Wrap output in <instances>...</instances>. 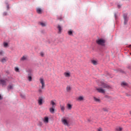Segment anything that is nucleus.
Segmentation results:
<instances>
[{"label":"nucleus","mask_w":131,"mask_h":131,"mask_svg":"<svg viewBox=\"0 0 131 131\" xmlns=\"http://www.w3.org/2000/svg\"><path fill=\"white\" fill-rule=\"evenodd\" d=\"M61 122L64 125L68 126L69 125V119L66 117L62 118Z\"/></svg>","instance_id":"1"},{"label":"nucleus","mask_w":131,"mask_h":131,"mask_svg":"<svg viewBox=\"0 0 131 131\" xmlns=\"http://www.w3.org/2000/svg\"><path fill=\"white\" fill-rule=\"evenodd\" d=\"M105 42H106V41L104 39H98L96 40L97 45H99V46H102V47L105 46Z\"/></svg>","instance_id":"2"},{"label":"nucleus","mask_w":131,"mask_h":131,"mask_svg":"<svg viewBox=\"0 0 131 131\" xmlns=\"http://www.w3.org/2000/svg\"><path fill=\"white\" fill-rule=\"evenodd\" d=\"M6 80L4 79H0V85L6 86L7 85V81Z\"/></svg>","instance_id":"3"},{"label":"nucleus","mask_w":131,"mask_h":131,"mask_svg":"<svg viewBox=\"0 0 131 131\" xmlns=\"http://www.w3.org/2000/svg\"><path fill=\"white\" fill-rule=\"evenodd\" d=\"M40 83L41 84V89L43 90V89H45V86H46V84L45 83V80H43V78H40L39 79Z\"/></svg>","instance_id":"4"},{"label":"nucleus","mask_w":131,"mask_h":131,"mask_svg":"<svg viewBox=\"0 0 131 131\" xmlns=\"http://www.w3.org/2000/svg\"><path fill=\"white\" fill-rule=\"evenodd\" d=\"M77 101L78 102H82L83 101H84V96H80L77 97Z\"/></svg>","instance_id":"5"},{"label":"nucleus","mask_w":131,"mask_h":131,"mask_svg":"<svg viewBox=\"0 0 131 131\" xmlns=\"http://www.w3.org/2000/svg\"><path fill=\"white\" fill-rule=\"evenodd\" d=\"M123 17L124 18V24H126V23H127V14H124Z\"/></svg>","instance_id":"6"},{"label":"nucleus","mask_w":131,"mask_h":131,"mask_svg":"<svg viewBox=\"0 0 131 131\" xmlns=\"http://www.w3.org/2000/svg\"><path fill=\"white\" fill-rule=\"evenodd\" d=\"M97 91L98 93H101V94H105V90L102 88H96Z\"/></svg>","instance_id":"7"},{"label":"nucleus","mask_w":131,"mask_h":131,"mask_svg":"<svg viewBox=\"0 0 131 131\" xmlns=\"http://www.w3.org/2000/svg\"><path fill=\"white\" fill-rule=\"evenodd\" d=\"M8 61V57H5L1 59L0 61L2 62V63H6Z\"/></svg>","instance_id":"8"},{"label":"nucleus","mask_w":131,"mask_h":131,"mask_svg":"<svg viewBox=\"0 0 131 131\" xmlns=\"http://www.w3.org/2000/svg\"><path fill=\"white\" fill-rule=\"evenodd\" d=\"M63 75L65 76V77H67L68 78H69V77L71 76V74L70 73V72H64L63 73Z\"/></svg>","instance_id":"9"},{"label":"nucleus","mask_w":131,"mask_h":131,"mask_svg":"<svg viewBox=\"0 0 131 131\" xmlns=\"http://www.w3.org/2000/svg\"><path fill=\"white\" fill-rule=\"evenodd\" d=\"M28 80L29 81H32V74L30 73L28 75V77H27Z\"/></svg>","instance_id":"10"},{"label":"nucleus","mask_w":131,"mask_h":131,"mask_svg":"<svg viewBox=\"0 0 131 131\" xmlns=\"http://www.w3.org/2000/svg\"><path fill=\"white\" fill-rule=\"evenodd\" d=\"M42 100H43L42 97H41L39 98L38 100V103L39 106H41V105H42Z\"/></svg>","instance_id":"11"},{"label":"nucleus","mask_w":131,"mask_h":131,"mask_svg":"<svg viewBox=\"0 0 131 131\" xmlns=\"http://www.w3.org/2000/svg\"><path fill=\"white\" fill-rule=\"evenodd\" d=\"M55 102H56V100H51L50 101V105H51L52 107H55V106H57V104Z\"/></svg>","instance_id":"12"},{"label":"nucleus","mask_w":131,"mask_h":131,"mask_svg":"<svg viewBox=\"0 0 131 131\" xmlns=\"http://www.w3.org/2000/svg\"><path fill=\"white\" fill-rule=\"evenodd\" d=\"M101 86H102V88H103L104 89H109V88L110 87L109 85H107L104 83H101Z\"/></svg>","instance_id":"13"},{"label":"nucleus","mask_w":131,"mask_h":131,"mask_svg":"<svg viewBox=\"0 0 131 131\" xmlns=\"http://www.w3.org/2000/svg\"><path fill=\"white\" fill-rule=\"evenodd\" d=\"M49 111L50 113L54 114L55 113V107L52 106L49 108Z\"/></svg>","instance_id":"14"},{"label":"nucleus","mask_w":131,"mask_h":131,"mask_svg":"<svg viewBox=\"0 0 131 131\" xmlns=\"http://www.w3.org/2000/svg\"><path fill=\"white\" fill-rule=\"evenodd\" d=\"M60 110L62 111V112H64L65 111V105H60Z\"/></svg>","instance_id":"15"},{"label":"nucleus","mask_w":131,"mask_h":131,"mask_svg":"<svg viewBox=\"0 0 131 131\" xmlns=\"http://www.w3.org/2000/svg\"><path fill=\"white\" fill-rule=\"evenodd\" d=\"M66 90H67V92H68V93H70V92H71V90H72L71 86L70 85H68L67 86Z\"/></svg>","instance_id":"16"},{"label":"nucleus","mask_w":131,"mask_h":131,"mask_svg":"<svg viewBox=\"0 0 131 131\" xmlns=\"http://www.w3.org/2000/svg\"><path fill=\"white\" fill-rule=\"evenodd\" d=\"M43 122L45 123H49V118L48 117H45L44 118Z\"/></svg>","instance_id":"17"},{"label":"nucleus","mask_w":131,"mask_h":131,"mask_svg":"<svg viewBox=\"0 0 131 131\" xmlns=\"http://www.w3.org/2000/svg\"><path fill=\"white\" fill-rule=\"evenodd\" d=\"M67 108L68 109V110H71V109H72V105L68 103L67 105Z\"/></svg>","instance_id":"18"},{"label":"nucleus","mask_w":131,"mask_h":131,"mask_svg":"<svg viewBox=\"0 0 131 131\" xmlns=\"http://www.w3.org/2000/svg\"><path fill=\"white\" fill-rule=\"evenodd\" d=\"M36 11H37V13H38V14H41V13H42L41 8H37L36 9Z\"/></svg>","instance_id":"19"},{"label":"nucleus","mask_w":131,"mask_h":131,"mask_svg":"<svg viewBox=\"0 0 131 131\" xmlns=\"http://www.w3.org/2000/svg\"><path fill=\"white\" fill-rule=\"evenodd\" d=\"M3 46L4 48H8L9 47V43L7 42H4Z\"/></svg>","instance_id":"20"},{"label":"nucleus","mask_w":131,"mask_h":131,"mask_svg":"<svg viewBox=\"0 0 131 131\" xmlns=\"http://www.w3.org/2000/svg\"><path fill=\"white\" fill-rule=\"evenodd\" d=\"M122 127H117L116 128V131H122Z\"/></svg>","instance_id":"21"},{"label":"nucleus","mask_w":131,"mask_h":131,"mask_svg":"<svg viewBox=\"0 0 131 131\" xmlns=\"http://www.w3.org/2000/svg\"><path fill=\"white\" fill-rule=\"evenodd\" d=\"M57 28H58V29L59 30V33H61V31H62V28L61 27V26L58 25L57 26Z\"/></svg>","instance_id":"22"},{"label":"nucleus","mask_w":131,"mask_h":131,"mask_svg":"<svg viewBox=\"0 0 131 131\" xmlns=\"http://www.w3.org/2000/svg\"><path fill=\"white\" fill-rule=\"evenodd\" d=\"M7 89L8 90V91H10V90H13V85H8Z\"/></svg>","instance_id":"23"},{"label":"nucleus","mask_w":131,"mask_h":131,"mask_svg":"<svg viewBox=\"0 0 131 131\" xmlns=\"http://www.w3.org/2000/svg\"><path fill=\"white\" fill-rule=\"evenodd\" d=\"M5 55V51L3 50H0V56H3Z\"/></svg>","instance_id":"24"},{"label":"nucleus","mask_w":131,"mask_h":131,"mask_svg":"<svg viewBox=\"0 0 131 131\" xmlns=\"http://www.w3.org/2000/svg\"><path fill=\"white\" fill-rule=\"evenodd\" d=\"M92 64H93V65H97V64H98V62H97V61L95 60H92Z\"/></svg>","instance_id":"25"},{"label":"nucleus","mask_w":131,"mask_h":131,"mask_svg":"<svg viewBox=\"0 0 131 131\" xmlns=\"http://www.w3.org/2000/svg\"><path fill=\"white\" fill-rule=\"evenodd\" d=\"M121 85L122 86H125L127 85V83H126V82H122L121 83Z\"/></svg>","instance_id":"26"},{"label":"nucleus","mask_w":131,"mask_h":131,"mask_svg":"<svg viewBox=\"0 0 131 131\" xmlns=\"http://www.w3.org/2000/svg\"><path fill=\"white\" fill-rule=\"evenodd\" d=\"M40 25L42 27H45V26H46V23H40Z\"/></svg>","instance_id":"27"},{"label":"nucleus","mask_w":131,"mask_h":131,"mask_svg":"<svg viewBox=\"0 0 131 131\" xmlns=\"http://www.w3.org/2000/svg\"><path fill=\"white\" fill-rule=\"evenodd\" d=\"M25 60H26V57L23 56L21 58V61H25Z\"/></svg>","instance_id":"28"},{"label":"nucleus","mask_w":131,"mask_h":131,"mask_svg":"<svg viewBox=\"0 0 131 131\" xmlns=\"http://www.w3.org/2000/svg\"><path fill=\"white\" fill-rule=\"evenodd\" d=\"M73 31L71 30H70L68 31V34L69 35H72Z\"/></svg>","instance_id":"29"},{"label":"nucleus","mask_w":131,"mask_h":131,"mask_svg":"<svg viewBox=\"0 0 131 131\" xmlns=\"http://www.w3.org/2000/svg\"><path fill=\"white\" fill-rule=\"evenodd\" d=\"M94 101H95L96 102H99L100 101L99 99L97 98L96 97H94Z\"/></svg>","instance_id":"30"},{"label":"nucleus","mask_w":131,"mask_h":131,"mask_svg":"<svg viewBox=\"0 0 131 131\" xmlns=\"http://www.w3.org/2000/svg\"><path fill=\"white\" fill-rule=\"evenodd\" d=\"M15 71H16V72H19V68L15 67Z\"/></svg>","instance_id":"31"},{"label":"nucleus","mask_w":131,"mask_h":131,"mask_svg":"<svg viewBox=\"0 0 131 131\" xmlns=\"http://www.w3.org/2000/svg\"><path fill=\"white\" fill-rule=\"evenodd\" d=\"M103 111H105V112H108V109H107L106 108H103Z\"/></svg>","instance_id":"32"},{"label":"nucleus","mask_w":131,"mask_h":131,"mask_svg":"<svg viewBox=\"0 0 131 131\" xmlns=\"http://www.w3.org/2000/svg\"><path fill=\"white\" fill-rule=\"evenodd\" d=\"M40 56H41V57H43V56H45V54H43V52H41V53H40Z\"/></svg>","instance_id":"33"},{"label":"nucleus","mask_w":131,"mask_h":131,"mask_svg":"<svg viewBox=\"0 0 131 131\" xmlns=\"http://www.w3.org/2000/svg\"><path fill=\"white\" fill-rule=\"evenodd\" d=\"M38 92L40 94V93H42V90H41V89H39Z\"/></svg>","instance_id":"34"},{"label":"nucleus","mask_w":131,"mask_h":131,"mask_svg":"<svg viewBox=\"0 0 131 131\" xmlns=\"http://www.w3.org/2000/svg\"><path fill=\"white\" fill-rule=\"evenodd\" d=\"M114 16H115V19H117V15L116 14V13L114 14Z\"/></svg>","instance_id":"35"},{"label":"nucleus","mask_w":131,"mask_h":131,"mask_svg":"<svg viewBox=\"0 0 131 131\" xmlns=\"http://www.w3.org/2000/svg\"><path fill=\"white\" fill-rule=\"evenodd\" d=\"M117 7L118 8V9H120V8H121V5H118L117 6Z\"/></svg>","instance_id":"36"},{"label":"nucleus","mask_w":131,"mask_h":131,"mask_svg":"<svg viewBox=\"0 0 131 131\" xmlns=\"http://www.w3.org/2000/svg\"><path fill=\"white\" fill-rule=\"evenodd\" d=\"M98 131H103V130L102 129V128H98Z\"/></svg>","instance_id":"37"},{"label":"nucleus","mask_w":131,"mask_h":131,"mask_svg":"<svg viewBox=\"0 0 131 131\" xmlns=\"http://www.w3.org/2000/svg\"><path fill=\"white\" fill-rule=\"evenodd\" d=\"M39 125L41 126L42 125V123L41 122H39Z\"/></svg>","instance_id":"38"},{"label":"nucleus","mask_w":131,"mask_h":131,"mask_svg":"<svg viewBox=\"0 0 131 131\" xmlns=\"http://www.w3.org/2000/svg\"><path fill=\"white\" fill-rule=\"evenodd\" d=\"M0 100H3V96L0 94Z\"/></svg>","instance_id":"39"},{"label":"nucleus","mask_w":131,"mask_h":131,"mask_svg":"<svg viewBox=\"0 0 131 131\" xmlns=\"http://www.w3.org/2000/svg\"><path fill=\"white\" fill-rule=\"evenodd\" d=\"M20 97H21V98H25V96H24V95H20Z\"/></svg>","instance_id":"40"},{"label":"nucleus","mask_w":131,"mask_h":131,"mask_svg":"<svg viewBox=\"0 0 131 131\" xmlns=\"http://www.w3.org/2000/svg\"><path fill=\"white\" fill-rule=\"evenodd\" d=\"M4 15H5L6 16V15H7V13H6V12L4 13Z\"/></svg>","instance_id":"41"},{"label":"nucleus","mask_w":131,"mask_h":131,"mask_svg":"<svg viewBox=\"0 0 131 131\" xmlns=\"http://www.w3.org/2000/svg\"><path fill=\"white\" fill-rule=\"evenodd\" d=\"M7 9H9V5L7 6Z\"/></svg>","instance_id":"42"},{"label":"nucleus","mask_w":131,"mask_h":131,"mask_svg":"<svg viewBox=\"0 0 131 131\" xmlns=\"http://www.w3.org/2000/svg\"><path fill=\"white\" fill-rule=\"evenodd\" d=\"M7 73L9 74V72H7Z\"/></svg>","instance_id":"43"},{"label":"nucleus","mask_w":131,"mask_h":131,"mask_svg":"<svg viewBox=\"0 0 131 131\" xmlns=\"http://www.w3.org/2000/svg\"><path fill=\"white\" fill-rule=\"evenodd\" d=\"M129 47H131V45H130Z\"/></svg>","instance_id":"44"}]
</instances>
